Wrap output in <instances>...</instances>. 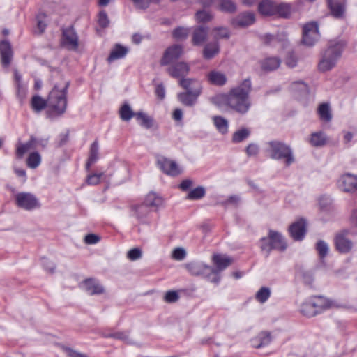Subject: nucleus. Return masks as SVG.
<instances>
[{"mask_svg": "<svg viewBox=\"0 0 357 357\" xmlns=\"http://www.w3.org/2000/svg\"><path fill=\"white\" fill-rule=\"evenodd\" d=\"M252 89L250 79H244L238 86L232 88L228 93L218 94L211 98V102L219 107L225 105L241 114H245L250 108L249 95Z\"/></svg>", "mask_w": 357, "mask_h": 357, "instance_id": "1", "label": "nucleus"}, {"mask_svg": "<svg viewBox=\"0 0 357 357\" xmlns=\"http://www.w3.org/2000/svg\"><path fill=\"white\" fill-rule=\"evenodd\" d=\"M70 82L61 80L54 84L47 99V112L50 116L62 115L67 107V93Z\"/></svg>", "mask_w": 357, "mask_h": 357, "instance_id": "2", "label": "nucleus"}, {"mask_svg": "<svg viewBox=\"0 0 357 357\" xmlns=\"http://www.w3.org/2000/svg\"><path fill=\"white\" fill-rule=\"evenodd\" d=\"M345 47V43L340 40H330L327 47L321 54L318 68L321 72H326L333 68L340 59Z\"/></svg>", "mask_w": 357, "mask_h": 357, "instance_id": "3", "label": "nucleus"}, {"mask_svg": "<svg viewBox=\"0 0 357 357\" xmlns=\"http://www.w3.org/2000/svg\"><path fill=\"white\" fill-rule=\"evenodd\" d=\"M266 152L274 160H284L287 166L294 162V157L291 147L280 141H271L267 143Z\"/></svg>", "mask_w": 357, "mask_h": 357, "instance_id": "4", "label": "nucleus"}, {"mask_svg": "<svg viewBox=\"0 0 357 357\" xmlns=\"http://www.w3.org/2000/svg\"><path fill=\"white\" fill-rule=\"evenodd\" d=\"M287 247L284 236L279 232L270 229L266 237L261 239L260 248L263 252H266L267 257L272 250H277L284 252Z\"/></svg>", "mask_w": 357, "mask_h": 357, "instance_id": "5", "label": "nucleus"}, {"mask_svg": "<svg viewBox=\"0 0 357 357\" xmlns=\"http://www.w3.org/2000/svg\"><path fill=\"white\" fill-rule=\"evenodd\" d=\"M15 202L18 207L26 211H32L40 207L38 199L30 192L17 193L15 195Z\"/></svg>", "mask_w": 357, "mask_h": 357, "instance_id": "6", "label": "nucleus"}, {"mask_svg": "<svg viewBox=\"0 0 357 357\" xmlns=\"http://www.w3.org/2000/svg\"><path fill=\"white\" fill-rule=\"evenodd\" d=\"M318 24L312 22L305 24L303 28L302 42L304 45L311 47L313 46L319 39Z\"/></svg>", "mask_w": 357, "mask_h": 357, "instance_id": "7", "label": "nucleus"}, {"mask_svg": "<svg viewBox=\"0 0 357 357\" xmlns=\"http://www.w3.org/2000/svg\"><path fill=\"white\" fill-rule=\"evenodd\" d=\"M61 44L68 50L75 51L79 47V37L73 26L62 29Z\"/></svg>", "mask_w": 357, "mask_h": 357, "instance_id": "8", "label": "nucleus"}, {"mask_svg": "<svg viewBox=\"0 0 357 357\" xmlns=\"http://www.w3.org/2000/svg\"><path fill=\"white\" fill-rule=\"evenodd\" d=\"M157 164L159 168L167 175L176 176L181 174V170L176 162L165 157H159Z\"/></svg>", "mask_w": 357, "mask_h": 357, "instance_id": "9", "label": "nucleus"}, {"mask_svg": "<svg viewBox=\"0 0 357 357\" xmlns=\"http://www.w3.org/2000/svg\"><path fill=\"white\" fill-rule=\"evenodd\" d=\"M183 54V46L175 44L169 47L160 61L162 66L169 65L176 61Z\"/></svg>", "mask_w": 357, "mask_h": 357, "instance_id": "10", "label": "nucleus"}, {"mask_svg": "<svg viewBox=\"0 0 357 357\" xmlns=\"http://www.w3.org/2000/svg\"><path fill=\"white\" fill-rule=\"evenodd\" d=\"M306 226V222L303 218L290 225L289 231L294 241H301L305 237L307 231Z\"/></svg>", "mask_w": 357, "mask_h": 357, "instance_id": "11", "label": "nucleus"}, {"mask_svg": "<svg viewBox=\"0 0 357 357\" xmlns=\"http://www.w3.org/2000/svg\"><path fill=\"white\" fill-rule=\"evenodd\" d=\"M334 243L336 250L341 254L349 253L353 248L352 241L344 233L336 234L334 238Z\"/></svg>", "mask_w": 357, "mask_h": 357, "instance_id": "12", "label": "nucleus"}, {"mask_svg": "<svg viewBox=\"0 0 357 357\" xmlns=\"http://www.w3.org/2000/svg\"><path fill=\"white\" fill-rule=\"evenodd\" d=\"M180 86L186 91L195 95V96H199L202 93V86L197 79L190 78H182L179 80Z\"/></svg>", "mask_w": 357, "mask_h": 357, "instance_id": "13", "label": "nucleus"}, {"mask_svg": "<svg viewBox=\"0 0 357 357\" xmlns=\"http://www.w3.org/2000/svg\"><path fill=\"white\" fill-rule=\"evenodd\" d=\"M185 266L188 271L195 276H202L204 278L209 271H213V267L202 262H190L186 264Z\"/></svg>", "mask_w": 357, "mask_h": 357, "instance_id": "14", "label": "nucleus"}, {"mask_svg": "<svg viewBox=\"0 0 357 357\" xmlns=\"http://www.w3.org/2000/svg\"><path fill=\"white\" fill-rule=\"evenodd\" d=\"M167 70L171 77L182 79L188 74L190 66L185 62H178L170 66Z\"/></svg>", "mask_w": 357, "mask_h": 357, "instance_id": "15", "label": "nucleus"}, {"mask_svg": "<svg viewBox=\"0 0 357 357\" xmlns=\"http://www.w3.org/2000/svg\"><path fill=\"white\" fill-rule=\"evenodd\" d=\"M340 188L344 192H351L357 189V176L351 174H345L339 181Z\"/></svg>", "mask_w": 357, "mask_h": 357, "instance_id": "16", "label": "nucleus"}, {"mask_svg": "<svg viewBox=\"0 0 357 357\" xmlns=\"http://www.w3.org/2000/svg\"><path fill=\"white\" fill-rule=\"evenodd\" d=\"M83 288L89 295H99L105 292L104 287L96 279H86L83 283Z\"/></svg>", "mask_w": 357, "mask_h": 357, "instance_id": "17", "label": "nucleus"}, {"mask_svg": "<svg viewBox=\"0 0 357 357\" xmlns=\"http://www.w3.org/2000/svg\"><path fill=\"white\" fill-rule=\"evenodd\" d=\"M255 21L253 13L245 12L239 14L232 20V24L236 27H245L252 24Z\"/></svg>", "mask_w": 357, "mask_h": 357, "instance_id": "18", "label": "nucleus"}, {"mask_svg": "<svg viewBox=\"0 0 357 357\" xmlns=\"http://www.w3.org/2000/svg\"><path fill=\"white\" fill-rule=\"evenodd\" d=\"M0 55L1 63L4 66H8L12 60L13 50L10 42L3 40L0 42Z\"/></svg>", "mask_w": 357, "mask_h": 357, "instance_id": "19", "label": "nucleus"}, {"mask_svg": "<svg viewBox=\"0 0 357 357\" xmlns=\"http://www.w3.org/2000/svg\"><path fill=\"white\" fill-rule=\"evenodd\" d=\"M271 340L272 337L271 333L261 331L251 340V344L254 348L259 349L269 344Z\"/></svg>", "mask_w": 357, "mask_h": 357, "instance_id": "20", "label": "nucleus"}, {"mask_svg": "<svg viewBox=\"0 0 357 357\" xmlns=\"http://www.w3.org/2000/svg\"><path fill=\"white\" fill-rule=\"evenodd\" d=\"M208 82L215 86H223L227 81V76L222 72L218 70H211L206 75Z\"/></svg>", "mask_w": 357, "mask_h": 357, "instance_id": "21", "label": "nucleus"}, {"mask_svg": "<svg viewBox=\"0 0 357 357\" xmlns=\"http://www.w3.org/2000/svg\"><path fill=\"white\" fill-rule=\"evenodd\" d=\"M260 64L263 70L270 72L275 70L280 67L281 60L277 56H271L261 60L260 61Z\"/></svg>", "mask_w": 357, "mask_h": 357, "instance_id": "22", "label": "nucleus"}, {"mask_svg": "<svg viewBox=\"0 0 357 357\" xmlns=\"http://www.w3.org/2000/svg\"><path fill=\"white\" fill-rule=\"evenodd\" d=\"M208 29L202 26L196 27L193 31L192 43L200 45L207 39Z\"/></svg>", "mask_w": 357, "mask_h": 357, "instance_id": "23", "label": "nucleus"}, {"mask_svg": "<svg viewBox=\"0 0 357 357\" xmlns=\"http://www.w3.org/2000/svg\"><path fill=\"white\" fill-rule=\"evenodd\" d=\"M211 3H215L216 8L225 13H234L236 10V5L232 0H210Z\"/></svg>", "mask_w": 357, "mask_h": 357, "instance_id": "24", "label": "nucleus"}, {"mask_svg": "<svg viewBox=\"0 0 357 357\" xmlns=\"http://www.w3.org/2000/svg\"><path fill=\"white\" fill-rule=\"evenodd\" d=\"M213 261L216 266L215 269L220 272L232 263V259L226 255L215 254L213 256Z\"/></svg>", "mask_w": 357, "mask_h": 357, "instance_id": "25", "label": "nucleus"}, {"mask_svg": "<svg viewBox=\"0 0 357 357\" xmlns=\"http://www.w3.org/2000/svg\"><path fill=\"white\" fill-rule=\"evenodd\" d=\"M328 7L331 15L335 18H341L344 13V6L336 0H327Z\"/></svg>", "mask_w": 357, "mask_h": 357, "instance_id": "26", "label": "nucleus"}, {"mask_svg": "<svg viewBox=\"0 0 357 357\" xmlns=\"http://www.w3.org/2000/svg\"><path fill=\"white\" fill-rule=\"evenodd\" d=\"M311 299L317 310V314L333 306V303L323 296H314Z\"/></svg>", "mask_w": 357, "mask_h": 357, "instance_id": "27", "label": "nucleus"}, {"mask_svg": "<svg viewBox=\"0 0 357 357\" xmlns=\"http://www.w3.org/2000/svg\"><path fill=\"white\" fill-rule=\"evenodd\" d=\"M258 10L260 14L266 16L275 15V4L268 0L262 1L259 3Z\"/></svg>", "mask_w": 357, "mask_h": 357, "instance_id": "28", "label": "nucleus"}, {"mask_svg": "<svg viewBox=\"0 0 357 357\" xmlns=\"http://www.w3.org/2000/svg\"><path fill=\"white\" fill-rule=\"evenodd\" d=\"M220 52V46L218 42H213L206 44L203 50V57L209 60L213 59Z\"/></svg>", "mask_w": 357, "mask_h": 357, "instance_id": "29", "label": "nucleus"}, {"mask_svg": "<svg viewBox=\"0 0 357 357\" xmlns=\"http://www.w3.org/2000/svg\"><path fill=\"white\" fill-rule=\"evenodd\" d=\"M198 97L199 96H195L194 94L188 92H181L177 95V98L179 102L187 107L194 106Z\"/></svg>", "mask_w": 357, "mask_h": 357, "instance_id": "30", "label": "nucleus"}, {"mask_svg": "<svg viewBox=\"0 0 357 357\" xmlns=\"http://www.w3.org/2000/svg\"><path fill=\"white\" fill-rule=\"evenodd\" d=\"M317 113L320 119L325 122H329L332 119V114L329 103L324 102L319 105Z\"/></svg>", "mask_w": 357, "mask_h": 357, "instance_id": "31", "label": "nucleus"}, {"mask_svg": "<svg viewBox=\"0 0 357 357\" xmlns=\"http://www.w3.org/2000/svg\"><path fill=\"white\" fill-rule=\"evenodd\" d=\"M128 53V49L119 44L115 45L107 58L109 62L124 57Z\"/></svg>", "mask_w": 357, "mask_h": 357, "instance_id": "32", "label": "nucleus"}, {"mask_svg": "<svg viewBox=\"0 0 357 357\" xmlns=\"http://www.w3.org/2000/svg\"><path fill=\"white\" fill-rule=\"evenodd\" d=\"M105 337L122 340L128 344H135V342L131 337H130L129 333L128 331H118L111 333L106 335Z\"/></svg>", "mask_w": 357, "mask_h": 357, "instance_id": "33", "label": "nucleus"}, {"mask_svg": "<svg viewBox=\"0 0 357 357\" xmlns=\"http://www.w3.org/2000/svg\"><path fill=\"white\" fill-rule=\"evenodd\" d=\"M326 136L323 132H317L311 135L310 142L313 146L320 147L326 144Z\"/></svg>", "mask_w": 357, "mask_h": 357, "instance_id": "34", "label": "nucleus"}, {"mask_svg": "<svg viewBox=\"0 0 357 357\" xmlns=\"http://www.w3.org/2000/svg\"><path fill=\"white\" fill-rule=\"evenodd\" d=\"M162 202L163 200L160 197L158 196L155 193L151 192L147 195L144 204L148 207L158 208L162 206Z\"/></svg>", "mask_w": 357, "mask_h": 357, "instance_id": "35", "label": "nucleus"}, {"mask_svg": "<svg viewBox=\"0 0 357 357\" xmlns=\"http://www.w3.org/2000/svg\"><path fill=\"white\" fill-rule=\"evenodd\" d=\"M98 158V142L97 140L94 141L90 148V155L86 165L87 171L89 170L90 167Z\"/></svg>", "mask_w": 357, "mask_h": 357, "instance_id": "36", "label": "nucleus"}, {"mask_svg": "<svg viewBox=\"0 0 357 357\" xmlns=\"http://www.w3.org/2000/svg\"><path fill=\"white\" fill-rule=\"evenodd\" d=\"M300 311L307 317H313L317 314V310H315L311 298L301 305Z\"/></svg>", "mask_w": 357, "mask_h": 357, "instance_id": "37", "label": "nucleus"}, {"mask_svg": "<svg viewBox=\"0 0 357 357\" xmlns=\"http://www.w3.org/2000/svg\"><path fill=\"white\" fill-rule=\"evenodd\" d=\"M214 125L217 130L222 134H225L228 132V121L225 118L220 116H215L213 117Z\"/></svg>", "mask_w": 357, "mask_h": 357, "instance_id": "38", "label": "nucleus"}, {"mask_svg": "<svg viewBox=\"0 0 357 357\" xmlns=\"http://www.w3.org/2000/svg\"><path fill=\"white\" fill-rule=\"evenodd\" d=\"M135 118L140 126L146 128H150L152 127V119L143 112H136Z\"/></svg>", "mask_w": 357, "mask_h": 357, "instance_id": "39", "label": "nucleus"}, {"mask_svg": "<svg viewBox=\"0 0 357 357\" xmlns=\"http://www.w3.org/2000/svg\"><path fill=\"white\" fill-rule=\"evenodd\" d=\"M34 139L33 137L31 139L24 143V144H19L16 149V156L17 158H22L24 155L31 149L33 143Z\"/></svg>", "mask_w": 357, "mask_h": 357, "instance_id": "40", "label": "nucleus"}, {"mask_svg": "<svg viewBox=\"0 0 357 357\" xmlns=\"http://www.w3.org/2000/svg\"><path fill=\"white\" fill-rule=\"evenodd\" d=\"M45 107H47V100L39 96H35L32 98L31 107L35 112H39L45 109Z\"/></svg>", "mask_w": 357, "mask_h": 357, "instance_id": "41", "label": "nucleus"}, {"mask_svg": "<svg viewBox=\"0 0 357 357\" xmlns=\"http://www.w3.org/2000/svg\"><path fill=\"white\" fill-rule=\"evenodd\" d=\"M121 119L124 121H130L132 117H135V113L128 104L122 105L119 110Z\"/></svg>", "mask_w": 357, "mask_h": 357, "instance_id": "42", "label": "nucleus"}, {"mask_svg": "<svg viewBox=\"0 0 357 357\" xmlns=\"http://www.w3.org/2000/svg\"><path fill=\"white\" fill-rule=\"evenodd\" d=\"M40 162L41 157L38 152L31 153L26 159V165L31 169H36Z\"/></svg>", "mask_w": 357, "mask_h": 357, "instance_id": "43", "label": "nucleus"}, {"mask_svg": "<svg viewBox=\"0 0 357 357\" xmlns=\"http://www.w3.org/2000/svg\"><path fill=\"white\" fill-rule=\"evenodd\" d=\"M315 249L321 259H324L328 253L329 248L328 244L323 240H319L315 245Z\"/></svg>", "mask_w": 357, "mask_h": 357, "instance_id": "44", "label": "nucleus"}, {"mask_svg": "<svg viewBox=\"0 0 357 357\" xmlns=\"http://www.w3.org/2000/svg\"><path fill=\"white\" fill-rule=\"evenodd\" d=\"M271 296V290L268 287H261L255 294V298L261 303H265Z\"/></svg>", "mask_w": 357, "mask_h": 357, "instance_id": "45", "label": "nucleus"}, {"mask_svg": "<svg viewBox=\"0 0 357 357\" xmlns=\"http://www.w3.org/2000/svg\"><path fill=\"white\" fill-rule=\"evenodd\" d=\"M205 192L204 188L199 186L189 192L187 199L190 200L199 199L205 195Z\"/></svg>", "mask_w": 357, "mask_h": 357, "instance_id": "46", "label": "nucleus"}, {"mask_svg": "<svg viewBox=\"0 0 357 357\" xmlns=\"http://www.w3.org/2000/svg\"><path fill=\"white\" fill-rule=\"evenodd\" d=\"M250 135V131L246 128L241 129L235 132L233 135V142L236 143L241 142L245 139Z\"/></svg>", "mask_w": 357, "mask_h": 357, "instance_id": "47", "label": "nucleus"}, {"mask_svg": "<svg viewBox=\"0 0 357 357\" xmlns=\"http://www.w3.org/2000/svg\"><path fill=\"white\" fill-rule=\"evenodd\" d=\"M195 18L198 22H207L213 19V15L204 10H201L196 13Z\"/></svg>", "mask_w": 357, "mask_h": 357, "instance_id": "48", "label": "nucleus"}, {"mask_svg": "<svg viewBox=\"0 0 357 357\" xmlns=\"http://www.w3.org/2000/svg\"><path fill=\"white\" fill-rule=\"evenodd\" d=\"M104 173H93L89 174L86 179V183L89 185H96L100 183L101 178L103 176Z\"/></svg>", "mask_w": 357, "mask_h": 357, "instance_id": "49", "label": "nucleus"}, {"mask_svg": "<svg viewBox=\"0 0 357 357\" xmlns=\"http://www.w3.org/2000/svg\"><path fill=\"white\" fill-rule=\"evenodd\" d=\"M188 33L189 30L183 27H178L175 29L172 32L173 37L176 40L185 39L188 37Z\"/></svg>", "mask_w": 357, "mask_h": 357, "instance_id": "50", "label": "nucleus"}, {"mask_svg": "<svg viewBox=\"0 0 357 357\" xmlns=\"http://www.w3.org/2000/svg\"><path fill=\"white\" fill-rule=\"evenodd\" d=\"M275 14H278L280 17H287L290 15V7L287 4H275Z\"/></svg>", "mask_w": 357, "mask_h": 357, "instance_id": "51", "label": "nucleus"}, {"mask_svg": "<svg viewBox=\"0 0 357 357\" xmlns=\"http://www.w3.org/2000/svg\"><path fill=\"white\" fill-rule=\"evenodd\" d=\"M135 211V215L139 220L143 219L148 213V206L144 204L133 207Z\"/></svg>", "mask_w": 357, "mask_h": 357, "instance_id": "52", "label": "nucleus"}, {"mask_svg": "<svg viewBox=\"0 0 357 357\" xmlns=\"http://www.w3.org/2000/svg\"><path fill=\"white\" fill-rule=\"evenodd\" d=\"M209 282L218 284L220 281V271L213 268V271H209L208 274L204 276Z\"/></svg>", "mask_w": 357, "mask_h": 357, "instance_id": "53", "label": "nucleus"}, {"mask_svg": "<svg viewBox=\"0 0 357 357\" xmlns=\"http://www.w3.org/2000/svg\"><path fill=\"white\" fill-rule=\"evenodd\" d=\"M179 298V295L176 291H167L164 297L165 302L168 303H173L176 302Z\"/></svg>", "mask_w": 357, "mask_h": 357, "instance_id": "54", "label": "nucleus"}, {"mask_svg": "<svg viewBox=\"0 0 357 357\" xmlns=\"http://www.w3.org/2000/svg\"><path fill=\"white\" fill-rule=\"evenodd\" d=\"M127 257L132 261L137 260L142 257V251L137 248H132L128 252Z\"/></svg>", "mask_w": 357, "mask_h": 357, "instance_id": "55", "label": "nucleus"}, {"mask_svg": "<svg viewBox=\"0 0 357 357\" xmlns=\"http://www.w3.org/2000/svg\"><path fill=\"white\" fill-rule=\"evenodd\" d=\"M185 250L182 248H175L172 254V258L178 261L183 260L185 257Z\"/></svg>", "mask_w": 357, "mask_h": 357, "instance_id": "56", "label": "nucleus"}, {"mask_svg": "<svg viewBox=\"0 0 357 357\" xmlns=\"http://www.w3.org/2000/svg\"><path fill=\"white\" fill-rule=\"evenodd\" d=\"M135 6L140 9H146L151 2L158 3L160 0H132Z\"/></svg>", "mask_w": 357, "mask_h": 357, "instance_id": "57", "label": "nucleus"}, {"mask_svg": "<svg viewBox=\"0 0 357 357\" xmlns=\"http://www.w3.org/2000/svg\"><path fill=\"white\" fill-rule=\"evenodd\" d=\"M98 24L102 28H106L109 24L108 16L105 11H101L98 16Z\"/></svg>", "mask_w": 357, "mask_h": 357, "instance_id": "58", "label": "nucleus"}, {"mask_svg": "<svg viewBox=\"0 0 357 357\" xmlns=\"http://www.w3.org/2000/svg\"><path fill=\"white\" fill-rule=\"evenodd\" d=\"M297 58L292 52H289L285 59V64L289 68H294L297 64Z\"/></svg>", "mask_w": 357, "mask_h": 357, "instance_id": "59", "label": "nucleus"}, {"mask_svg": "<svg viewBox=\"0 0 357 357\" xmlns=\"http://www.w3.org/2000/svg\"><path fill=\"white\" fill-rule=\"evenodd\" d=\"M44 15H39L37 16V27L39 29V33H43L47 26V24L45 23Z\"/></svg>", "mask_w": 357, "mask_h": 357, "instance_id": "60", "label": "nucleus"}, {"mask_svg": "<svg viewBox=\"0 0 357 357\" xmlns=\"http://www.w3.org/2000/svg\"><path fill=\"white\" fill-rule=\"evenodd\" d=\"M217 31V37L219 38H228L230 36L229 31L227 28L220 27L215 29Z\"/></svg>", "mask_w": 357, "mask_h": 357, "instance_id": "61", "label": "nucleus"}, {"mask_svg": "<svg viewBox=\"0 0 357 357\" xmlns=\"http://www.w3.org/2000/svg\"><path fill=\"white\" fill-rule=\"evenodd\" d=\"M100 241V237L96 234H87L84 238V241L86 244H96Z\"/></svg>", "mask_w": 357, "mask_h": 357, "instance_id": "62", "label": "nucleus"}, {"mask_svg": "<svg viewBox=\"0 0 357 357\" xmlns=\"http://www.w3.org/2000/svg\"><path fill=\"white\" fill-rule=\"evenodd\" d=\"M319 205L321 210H328L331 205V200L328 197H321L319 200Z\"/></svg>", "mask_w": 357, "mask_h": 357, "instance_id": "63", "label": "nucleus"}, {"mask_svg": "<svg viewBox=\"0 0 357 357\" xmlns=\"http://www.w3.org/2000/svg\"><path fill=\"white\" fill-rule=\"evenodd\" d=\"M258 146L256 144H250L246 148V153L249 156H253L258 153Z\"/></svg>", "mask_w": 357, "mask_h": 357, "instance_id": "64", "label": "nucleus"}]
</instances>
